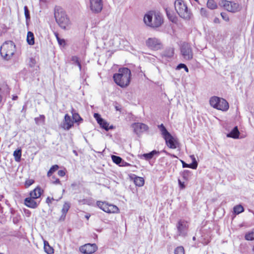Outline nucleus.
I'll use <instances>...</instances> for the list:
<instances>
[{
    "instance_id": "f257e3e1",
    "label": "nucleus",
    "mask_w": 254,
    "mask_h": 254,
    "mask_svg": "<svg viewBox=\"0 0 254 254\" xmlns=\"http://www.w3.org/2000/svg\"><path fill=\"white\" fill-rule=\"evenodd\" d=\"M130 70L127 68L124 67L119 69L118 73L114 75L113 78L117 85L122 87H125L130 82Z\"/></svg>"
},
{
    "instance_id": "f03ea898",
    "label": "nucleus",
    "mask_w": 254,
    "mask_h": 254,
    "mask_svg": "<svg viewBox=\"0 0 254 254\" xmlns=\"http://www.w3.org/2000/svg\"><path fill=\"white\" fill-rule=\"evenodd\" d=\"M144 22L148 26L153 28L160 27L163 23V18L159 12L150 11L144 17Z\"/></svg>"
},
{
    "instance_id": "7ed1b4c3",
    "label": "nucleus",
    "mask_w": 254,
    "mask_h": 254,
    "mask_svg": "<svg viewBox=\"0 0 254 254\" xmlns=\"http://www.w3.org/2000/svg\"><path fill=\"white\" fill-rule=\"evenodd\" d=\"M158 127L159 128L163 137L165 140L167 146L171 149H176L178 144L177 139L173 136L168 131L163 124L158 125Z\"/></svg>"
},
{
    "instance_id": "20e7f679",
    "label": "nucleus",
    "mask_w": 254,
    "mask_h": 254,
    "mask_svg": "<svg viewBox=\"0 0 254 254\" xmlns=\"http://www.w3.org/2000/svg\"><path fill=\"white\" fill-rule=\"evenodd\" d=\"M57 23L61 28L66 30L70 28V22L65 13L62 9H57L55 12Z\"/></svg>"
},
{
    "instance_id": "39448f33",
    "label": "nucleus",
    "mask_w": 254,
    "mask_h": 254,
    "mask_svg": "<svg viewBox=\"0 0 254 254\" xmlns=\"http://www.w3.org/2000/svg\"><path fill=\"white\" fill-rule=\"evenodd\" d=\"M176 11L179 15L185 19H190L191 14L183 0H176L174 2Z\"/></svg>"
},
{
    "instance_id": "423d86ee",
    "label": "nucleus",
    "mask_w": 254,
    "mask_h": 254,
    "mask_svg": "<svg viewBox=\"0 0 254 254\" xmlns=\"http://www.w3.org/2000/svg\"><path fill=\"white\" fill-rule=\"evenodd\" d=\"M15 51L14 43L11 41L4 43L0 47L1 56L5 60H8L13 55Z\"/></svg>"
},
{
    "instance_id": "0eeeda50",
    "label": "nucleus",
    "mask_w": 254,
    "mask_h": 254,
    "mask_svg": "<svg viewBox=\"0 0 254 254\" xmlns=\"http://www.w3.org/2000/svg\"><path fill=\"white\" fill-rule=\"evenodd\" d=\"M209 103L211 106L217 110L226 111L229 109V104L226 100L216 96L210 98Z\"/></svg>"
},
{
    "instance_id": "6e6552de",
    "label": "nucleus",
    "mask_w": 254,
    "mask_h": 254,
    "mask_svg": "<svg viewBox=\"0 0 254 254\" xmlns=\"http://www.w3.org/2000/svg\"><path fill=\"white\" fill-rule=\"evenodd\" d=\"M219 4L221 7L231 12H236L241 9V7L239 3L233 1L221 0Z\"/></svg>"
},
{
    "instance_id": "1a4fd4ad",
    "label": "nucleus",
    "mask_w": 254,
    "mask_h": 254,
    "mask_svg": "<svg viewBox=\"0 0 254 254\" xmlns=\"http://www.w3.org/2000/svg\"><path fill=\"white\" fill-rule=\"evenodd\" d=\"M96 204L99 208L108 213H117L119 212V209L116 205L106 201H97Z\"/></svg>"
},
{
    "instance_id": "9d476101",
    "label": "nucleus",
    "mask_w": 254,
    "mask_h": 254,
    "mask_svg": "<svg viewBox=\"0 0 254 254\" xmlns=\"http://www.w3.org/2000/svg\"><path fill=\"white\" fill-rule=\"evenodd\" d=\"M177 229V235L175 236V238H177L178 236L182 237H186L187 236L188 231V225L187 222L184 220H179L176 225Z\"/></svg>"
},
{
    "instance_id": "9b49d317",
    "label": "nucleus",
    "mask_w": 254,
    "mask_h": 254,
    "mask_svg": "<svg viewBox=\"0 0 254 254\" xmlns=\"http://www.w3.org/2000/svg\"><path fill=\"white\" fill-rule=\"evenodd\" d=\"M181 54L184 59L190 61L193 58V52L191 46L188 43H183L181 48Z\"/></svg>"
},
{
    "instance_id": "f8f14e48",
    "label": "nucleus",
    "mask_w": 254,
    "mask_h": 254,
    "mask_svg": "<svg viewBox=\"0 0 254 254\" xmlns=\"http://www.w3.org/2000/svg\"><path fill=\"white\" fill-rule=\"evenodd\" d=\"M89 7L93 13H98L103 8L102 0H90Z\"/></svg>"
},
{
    "instance_id": "ddd939ff",
    "label": "nucleus",
    "mask_w": 254,
    "mask_h": 254,
    "mask_svg": "<svg viewBox=\"0 0 254 254\" xmlns=\"http://www.w3.org/2000/svg\"><path fill=\"white\" fill-rule=\"evenodd\" d=\"M97 249L98 247L95 244H86L79 248L80 252L84 254H92Z\"/></svg>"
},
{
    "instance_id": "4468645a",
    "label": "nucleus",
    "mask_w": 254,
    "mask_h": 254,
    "mask_svg": "<svg viewBox=\"0 0 254 254\" xmlns=\"http://www.w3.org/2000/svg\"><path fill=\"white\" fill-rule=\"evenodd\" d=\"M146 44L149 48L158 50L162 47L160 41L156 38H149L146 41Z\"/></svg>"
},
{
    "instance_id": "2eb2a0df",
    "label": "nucleus",
    "mask_w": 254,
    "mask_h": 254,
    "mask_svg": "<svg viewBox=\"0 0 254 254\" xmlns=\"http://www.w3.org/2000/svg\"><path fill=\"white\" fill-rule=\"evenodd\" d=\"M131 127L134 132L137 135H140L144 131L148 130L149 128L146 125L141 123H134L131 125Z\"/></svg>"
},
{
    "instance_id": "dca6fc26",
    "label": "nucleus",
    "mask_w": 254,
    "mask_h": 254,
    "mask_svg": "<svg viewBox=\"0 0 254 254\" xmlns=\"http://www.w3.org/2000/svg\"><path fill=\"white\" fill-rule=\"evenodd\" d=\"M94 117L96 120L97 123L100 125L101 127L105 129L106 130L108 131L110 129L114 128V127L113 126H111L110 127H109V123L103 119L99 114L95 113L94 114Z\"/></svg>"
},
{
    "instance_id": "f3484780",
    "label": "nucleus",
    "mask_w": 254,
    "mask_h": 254,
    "mask_svg": "<svg viewBox=\"0 0 254 254\" xmlns=\"http://www.w3.org/2000/svg\"><path fill=\"white\" fill-rule=\"evenodd\" d=\"M73 123L74 122L72 120L68 114H66L64 116L62 127L64 129L68 130L73 126Z\"/></svg>"
},
{
    "instance_id": "a211bd4d",
    "label": "nucleus",
    "mask_w": 254,
    "mask_h": 254,
    "mask_svg": "<svg viewBox=\"0 0 254 254\" xmlns=\"http://www.w3.org/2000/svg\"><path fill=\"white\" fill-rule=\"evenodd\" d=\"M40 201L37 202L35 199L26 197L24 199V204L30 208H36L39 204Z\"/></svg>"
},
{
    "instance_id": "6ab92c4d",
    "label": "nucleus",
    "mask_w": 254,
    "mask_h": 254,
    "mask_svg": "<svg viewBox=\"0 0 254 254\" xmlns=\"http://www.w3.org/2000/svg\"><path fill=\"white\" fill-rule=\"evenodd\" d=\"M70 207V203L68 202H65L62 209V215L60 217V220H64L66 215Z\"/></svg>"
},
{
    "instance_id": "aec40b11",
    "label": "nucleus",
    "mask_w": 254,
    "mask_h": 254,
    "mask_svg": "<svg viewBox=\"0 0 254 254\" xmlns=\"http://www.w3.org/2000/svg\"><path fill=\"white\" fill-rule=\"evenodd\" d=\"M240 132L237 127H235L233 129L227 134V136L233 138H238L239 136Z\"/></svg>"
},
{
    "instance_id": "412c9836",
    "label": "nucleus",
    "mask_w": 254,
    "mask_h": 254,
    "mask_svg": "<svg viewBox=\"0 0 254 254\" xmlns=\"http://www.w3.org/2000/svg\"><path fill=\"white\" fill-rule=\"evenodd\" d=\"M44 251L47 254H52L54 253L53 248L49 245L47 241H44Z\"/></svg>"
},
{
    "instance_id": "4be33fe9",
    "label": "nucleus",
    "mask_w": 254,
    "mask_h": 254,
    "mask_svg": "<svg viewBox=\"0 0 254 254\" xmlns=\"http://www.w3.org/2000/svg\"><path fill=\"white\" fill-rule=\"evenodd\" d=\"M27 42L30 45H33L34 44V34L32 32H28L27 35Z\"/></svg>"
},
{
    "instance_id": "5701e85b",
    "label": "nucleus",
    "mask_w": 254,
    "mask_h": 254,
    "mask_svg": "<svg viewBox=\"0 0 254 254\" xmlns=\"http://www.w3.org/2000/svg\"><path fill=\"white\" fill-rule=\"evenodd\" d=\"M43 192L44 191H30L29 196L27 197L36 199L40 197Z\"/></svg>"
},
{
    "instance_id": "b1692460",
    "label": "nucleus",
    "mask_w": 254,
    "mask_h": 254,
    "mask_svg": "<svg viewBox=\"0 0 254 254\" xmlns=\"http://www.w3.org/2000/svg\"><path fill=\"white\" fill-rule=\"evenodd\" d=\"M71 112L72 115L73 120L75 123H77L80 121H82V119L80 117L79 115L75 112V110L73 108L71 109Z\"/></svg>"
},
{
    "instance_id": "393cba45",
    "label": "nucleus",
    "mask_w": 254,
    "mask_h": 254,
    "mask_svg": "<svg viewBox=\"0 0 254 254\" xmlns=\"http://www.w3.org/2000/svg\"><path fill=\"white\" fill-rule=\"evenodd\" d=\"M166 12L168 18L173 22H176L177 21V17L169 9H166Z\"/></svg>"
},
{
    "instance_id": "a878e982",
    "label": "nucleus",
    "mask_w": 254,
    "mask_h": 254,
    "mask_svg": "<svg viewBox=\"0 0 254 254\" xmlns=\"http://www.w3.org/2000/svg\"><path fill=\"white\" fill-rule=\"evenodd\" d=\"M21 149H19L15 150L13 152V156L16 162H19L21 157Z\"/></svg>"
},
{
    "instance_id": "bb28decb",
    "label": "nucleus",
    "mask_w": 254,
    "mask_h": 254,
    "mask_svg": "<svg viewBox=\"0 0 254 254\" xmlns=\"http://www.w3.org/2000/svg\"><path fill=\"white\" fill-rule=\"evenodd\" d=\"M207 6L209 9H214L217 7V5L214 0H208L207 2Z\"/></svg>"
},
{
    "instance_id": "cd10ccee",
    "label": "nucleus",
    "mask_w": 254,
    "mask_h": 254,
    "mask_svg": "<svg viewBox=\"0 0 254 254\" xmlns=\"http://www.w3.org/2000/svg\"><path fill=\"white\" fill-rule=\"evenodd\" d=\"M244 211V207L240 204L235 206L233 208L234 213L239 214Z\"/></svg>"
},
{
    "instance_id": "c85d7f7f",
    "label": "nucleus",
    "mask_w": 254,
    "mask_h": 254,
    "mask_svg": "<svg viewBox=\"0 0 254 254\" xmlns=\"http://www.w3.org/2000/svg\"><path fill=\"white\" fill-rule=\"evenodd\" d=\"M134 182L136 186L141 187L144 185V181L143 178L137 177L135 178Z\"/></svg>"
},
{
    "instance_id": "c756f323",
    "label": "nucleus",
    "mask_w": 254,
    "mask_h": 254,
    "mask_svg": "<svg viewBox=\"0 0 254 254\" xmlns=\"http://www.w3.org/2000/svg\"><path fill=\"white\" fill-rule=\"evenodd\" d=\"M245 238L246 240L248 241H252L254 240V229L246 234L245 236Z\"/></svg>"
},
{
    "instance_id": "7c9ffc66",
    "label": "nucleus",
    "mask_w": 254,
    "mask_h": 254,
    "mask_svg": "<svg viewBox=\"0 0 254 254\" xmlns=\"http://www.w3.org/2000/svg\"><path fill=\"white\" fill-rule=\"evenodd\" d=\"M158 153V152L156 151V150H153L149 153L144 154L143 155V156L144 157L145 159L149 160L152 158L155 154H157Z\"/></svg>"
},
{
    "instance_id": "2f4dec72",
    "label": "nucleus",
    "mask_w": 254,
    "mask_h": 254,
    "mask_svg": "<svg viewBox=\"0 0 254 254\" xmlns=\"http://www.w3.org/2000/svg\"><path fill=\"white\" fill-rule=\"evenodd\" d=\"M112 159L113 161L115 163L121 166V164L122 163L123 159L120 157L115 155H112Z\"/></svg>"
},
{
    "instance_id": "473e14b6",
    "label": "nucleus",
    "mask_w": 254,
    "mask_h": 254,
    "mask_svg": "<svg viewBox=\"0 0 254 254\" xmlns=\"http://www.w3.org/2000/svg\"><path fill=\"white\" fill-rule=\"evenodd\" d=\"M59 166L58 165H55L52 166L49 171L48 172L47 175L48 176H51L53 173L59 169Z\"/></svg>"
},
{
    "instance_id": "72a5a7b5",
    "label": "nucleus",
    "mask_w": 254,
    "mask_h": 254,
    "mask_svg": "<svg viewBox=\"0 0 254 254\" xmlns=\"http://www.w3.org/2000/svg\"><path fill=\"white\" fill-rule=\"evenodd\" d=\"M190 157L192 160V163L191 164L192 166L191 169H196L197 167V163L196 161L194 155H190Z\"/></svg>"
},
{
    "instance_id": "f704fd0d",
    "label": "nucleus",
    "mask_w": 254,
    "mask_h": 254,
    "mask_svg": "<svg viewBox=\"0 0 254 254\" xmlns=\"http://www.w3.org/2000/svg\"><path fill=\"white\" fill-rule=\"evenodd\" d=\"M175 254H184V249L183 247L180 246L176 248L174 251Z\"/></svg>"
},
{
    "instance_id": "c9c22d12",
    "label": "nucleus",
    "mask_w": 254,
    "mask_h": 254,
    "mask_svg": "<svg viewBox=\"0 0 254 254\" xmlns=\"http://www.w3.org/2000/svg\"><path fill=\"white\" fill-rule=\"evenodd\" d=\"M71 60L74 63L77 64V65L79 67V69L81 70V65L79 61L78 58L77 57L74 56L72 58Z\"/></svg>"
},
{
    "instance_id": "e433bc0d",
    "label": "nucleus",
    "mask_w": 254,
    "mask_h": 254,
    "mask_svg": "<svg viewBox=\"0 0 254 254\" xmlns=\"http://www.w3.org/2000/svg\"><path fill=\"white\" fill-rule=\"evenodd\" d=\"M35 121L37 124H39L40 122L44 123L45 122V116L44 115H40L39 117L35 119Z\"/></svg>"
},
{
    "instance_id": "4c0bfd02",
    "label": "nucleus",
    "mask_w": 254,
    "mask_h": 254,
    "mask_svg": "<svg viewBox=\"0 0 254 254\" xmlns=\"http://www.w3.org/2000/svg\"><path fill=\"white\" fill-rule=\"evenodd\" d=\"M55 36H56V38H57V41H58V43H59V44L60 45H63V46L65 45V41H64V39H61V38L59 37V36H58V34H57V33H55Z\"/></svg>"
},
{
    "instance_id": "58836bf2",
    "label": "nucleus",
    "mask_w": 254,
    "mask_h": 254,
    "mask_svg": "<svg viewBox=\"0 0 254 254\" xmlns=\"http://www.w3.org/2000/svg\"><path fill=\"white\" fill-rule=\"evenodd\" d=\"M24 14L26 17V20L30 19V13L28 10V8L27 6H25L24 7Z\"/></svg>"
},
{
    "instance_id": "ea45409f",
    "label": "nucleus",
    "mask_w": 254,
    "mask_h": 254,
    "mask_svg": "<svg viewBox=\"0 0 254 254\" xmlns=\"http://www.w3.org/2000/svg\"><path fill=\"white\" fill-rule=\"evenodd\" d=\"M174 51L173 50H169L168 52H166L164 56L169 58H171L173 56Z\"/></svg>"
},
{
    "instance_id": "a19ab883",
    "label": "nucleus",
    "mask_w": 254,
    "mask_h": 254,
    "mask_svg": "<svg viewBox=\"0 0 254 254\" xmlns=\"http://www.w3.org/2000/svg\"><path fill=\"white\" fill-rule=\"evenodd\" d=\"M34 180H33L32 179L27 180L25 183V187L26 188H28L29 186H30L31 185H32L34 183Z\"/></svg>"
},
{
    "instance_id": "79ce46f5",
    "label": "nucleus",
    "mask_w": 254,
    "mask_h": 254,
    "mask_svg": "<svg viewBox=\"0 0 254 254\" xmlns=\"http://www.w3.org/2000/svg\"><path fill=\"white\" fill-rule=\"evenodd\" d=\"M221 16L225 21H229V17L228 15L226 13L221 12Z\"/></svg>"
},
{
    "instance_id": "37998d69",
    "label": "nucleus",
    "mask_w": 254,
    "mask_h": 254,
    "mask_svg": "<svg viewBox=\"0 0 254 254\" xmlns=\"http://www.w3.org/2000/svg\"><path fill=\"white\" fill-rule=\"evenodd\" d=\"M55 199L53 197H50L48 196L46 200V203L48 204L49 206H50V204L52 200H54Z\"/></svg>"
},
{
    "instance_id": "c03bdc74",
    "label": "nucleus",
    "mask_w": 254,
    "mask_h": 254,
    "mask_svg": "<svg viewBox=\"0 0 254 254\" xmlns=\"http://www.w3.org/2000/svg\"><path fill=\"white\" fill-rule=\"evenodd\" d=\"M182 164H183V168H191L192 166L191 164H188L186 163L184 161H181Z\"/></svg>"
},
{
    "instance_id": "a18cd8bd",
    "label": "nucleus",
    "mask_w": 254,
    "mask_h": 254,
    "mask_svg": "<svg viewBox=\"0 0 254 254\" xmlns=\"http://www.w3.org/2000/svg\"><path fill=\"white\" fill-rule=\"evenodd\" d=\"M185 66V64H180L176 67L177 70H180L181 68H184Z\"/></svg>"
},
{
    "instance_id": "49530a36",
    "label": "nucleus",
    "mask_w": 254,
    "mask_h": 254,
    "mask_svg": "<svg viewBox=\"0 0 254 254\" xmlns=\"http://www.w3.org/2000/svg\"><path fill=\"white\" fill-rule=\"evenodd\" d=\"M58 174L61 177H64L65 175V173L64 170L59 171Z\"/></svg>"
},
{
    "instance_id": "de8ad7c7",
    "label": "nucleus",
    "mask_w": 254,
    "mask_h": 254,
    "mask_svg": "<svg viewBox=\"0 0 254 254\" xmlns=\"http://www.w3.org/2000/svg\"><path fill=\"white\" fill-rule=\"evenodd\" d=\"M213 22L216 24L220 23V19L217 17H215L213 20Z\"/></svg>"
},
{
    "instance_id": "09e8293b",
    "label": "nucleus",
    "mask_w": 254,
    "mask_h": 254,
    "mask_svg": "<svg viewBox=\"0 0 254 254\" xmlns=\"http://www.w3.org/2000/svg\"><path fill=\"white\" fill-rule=\"evenodd\" d=\"M129 164L128 163L125 162L123 160L122 161V163L121 164V166H129Z\"/></svg>"
},
{
    "instance_id": "8fccbe9b",
    "label": "nucleus",
    "mask_w": 254,
    "mask_h": 254,
    "mask_svg": "<svg viewBox=\"0 0 254 254\" xmlns=\"http://www.w3.org/2000/svg\"><path fill=\"white\" fill-rule=\"evenodd\" d=\"M90 215L89 214H86L85 215V218L87 219V220H88L89 218H90Z\"/></svg>"
},
{
    "instance_id": "3c124183",
    "label": "nucleus",
    "mask_w": 254,
    "mask_h": 254,
    "mask_svg": "<svg viewBox=\"0 0 254 254\" xmlns=\"http://www.w3.org/2000/svg\"><path fill=\"white\" fill-rule=\"evenodd\" d=\"M115 109L117 111H121V108L119 106H115Z\"/></svg>"
},
{
    "instance_id": "603ef678",
    "label": "nucleus",
    "mask_w": 254,
    "mask_h": 254,
    "mask_svg": "<svg viewBox=\"0 0 254 254\" xmlns=\"http://www.w3.org/2000/svg\"><path fill=\"white\" fill-rule=\"evenodd\" d=\"M179 184H180V185L181 186V189H183L184 188V185L180 181H179Z\"/></svg>"
},
{
    "instance_id": "864d4df0",
    "label": "nucleus",
    "mask_w": 254,
    "mask_h": 254,
    "mask_svg": "<svg viewBox=\"0 0 254 254\" xmlns=\"http://www.w3.org/2000/svg\"><path fill=\"white\" fill-rule=\"evenodd\" d=\"M17 98H18V97L16 95H13V97H12V100H16L17 99Z\"/></svg>"
},
{
    "instance_id": "5fc2aeb1",
    "label": "nucleus",
    "mask_w": 254,
    "mask_h": 254,
    "mask_svg": "<svg viewBox=\"0 0 254 254\" xmlns=\"http://www.w3.org/2000/svg\"><path fill=\"white\" fill-rule=\"evenodd\" d=\"M60 181L59 179H56V181L54 182L55 184H60Z\"/></svg>"
},
{
    "instance_id": "6e6d98bb",
    "label": "nucleus",
    "mask_w": 254,
    "mask_h": 254,
    "mask_svg": "<svg viewBox=\"0 0 254 254\" xmlns=\"http://www.w3.org/2000/svg\"><path fill=\"white\" fill-rule=\"evenodd\" d=\"M184 68L185 69V70L186 72H189V69L186 65Z\"/></svg>"
},
{
    "instance_id": "4d7b16f0",
    "label": "nucleus",
    "mask_w": 254,
    "mask_h": 254,
    "mask_svg": "<svg viewBox=\"0 0 254 254\" xmlns=\"http://www.w3.org/2000/svg\"><path fill=\"white\" fill-rule=\"evenodd\" d=\"M33 190L36 191V190H41V189L39 187H37L35 188Z\"/></svg>"
},
{
    "instance_id": "13d9d810",
    "label": "nucleus",
    "mask_w": 254,
    "mask_h": 254,
    "mask_svg": "<svg viewBox=\"0 0 254 254\" xmlns=\"http://www.w3.org/2000/svg\"><path fill=\"white\" fill-rule=\"evenodd\" d=\"M3 195H0V201L1 200V199L3 198Z\"/></svg>"
},
{
    "instance_id": "bf43d9fd",
    "label": "nucleus",
    "mask_w": 254,
    "mask_h": 254,
    "mask_svg": "<svg viewBox=\"0 0 254 254\" xmlns=\"http://www.w3.org/2000/svg\"><path fill=\"white\" fill-rule=\"evenodd\" d=\"M195 239H196L195 237H193V238H192V240H193V241H195Z\"/></svg>"
},
{
    "instance_id": "052dcab7",
    "label": "nucleus",
    "mask_w": 254,
    "mask_h": 254,
    "mask_svg": "<svg viewBox=\"0 0 254 254\" xmlns=\"http://www.w3.org/2000/svg\"><path fill=\"white\" fill-rule=\"evenodd\" d=\"M77 185V184H72V186H74V185Z\"/></svg>"
},
{
    "instance_id": "680f3d73",
    "label": "nucleus",
    "mask_w": 254,
    "mask_h": 254,
    "mask_svg": "<svg viewBox=\"0 0 254 254\" xmlns=\"http://www.w3.org/2000/svg\"><path fill=\"white\" fill-rule=\"evenodd\" d=\"M203 10H204V9L203 8H202L201 10V12H202Z\"/></svg>"
},
{
    "instance_id": "e2e57ef3",
    "label": "nucleus",
    "mask_w": 254,
    "mask_h": 254,
    "mask_svg": "<svg viewBox=\"0 0 254 254\" xmlns=\"http://www.w3.org/2000/svg\"><path fill=\"white\" fill-rule=\"evenodd\" d=\"M253 252H254V247H253Z\"/></svg>"
},
{
    "instance_id": "0e129e2a",
    "label": "nucleus",
    "mask_w": 254,
    "mask_h": 254,
    "mask_svg": "<svg viewBox=\"0 0 254 254\" xmlns=\"http://www.w3.org/2000/svg\"><path fill=\"white\" fill-rule=\"evenodd\" d=\"M0 254H3L2 253H0Z\"/></svg>"
}]
</instances>
